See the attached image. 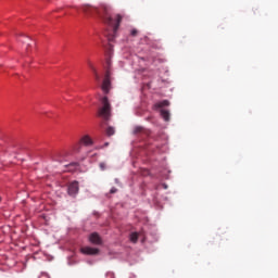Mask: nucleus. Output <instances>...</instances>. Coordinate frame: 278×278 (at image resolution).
I'll return each instance as SVG.
<instances>
[{
    "instance_id": "f257e3e1",
    "label": "nucleus",
    "mask_w": 278,
    "mask_h": 278,
    "mask_svg": "<svg viewBox=\"0 0 278 278\" xmlns=\"http://www.w3.org/2000/svg\"><path fill=\"white\" fill-rule=\"evenodd\" d=\"M81 11L85 14H92V12H97L99 16L102 17L105 25L110 27V31L108 33L109 41L112 42L114 38H116V33L118 31V27H121V21H123V15L117 14L115 16L110 15V9L108 7H102L101 9L92 8L89 4H85L81 7Z\"/></svg>"
},
{
    "instance_id": "f03ea898",
    "label": "nucleus",
    "mask_w": 278,
    "mask_h": 278,
    "mask_svg": "<svg viewBox=\"0 0 278 278\" xmlns=\"http://www.w3.org/2000/svg\"><path fill=\"white\" fill-rule=\"evenodd\" d=\"M101 103L102 106L98 111V116L103 118V121H110L112 116V105L110 104V100H108V97H103Z\"/></svg>"
},
{
    "instance_id": "7ed1b4c3",
    "label": "nucleus",
    "mask_w": 278,
    "mask_h": 278,
    "mask_svg": "<svg viewBox=\"0 0 278 278\" xmlns=\"http://www.w3.org/2000/svg\"><path fill=\"white\" fill-rule=\"evenodd\" d=\"M110 66H112V61L110 59L106 60V72L105 76L101 86V89L103 90L104 94H108L110 92V88H112V81L110 80V77L112 73L110 72Z\"/></svg>"
},
{
    "instance_id": "20e7f679",
    "label": "nucleus",
    "mask_w": 278,
    "mask_h": 278,
    "mask_svg": "<svg viewBox=\"0 0 278 278\" xmlns=\"http://www.w3.org/2000/svg\"><path fill=\"white\" fill-rule=\"evenodd\" d=\"M67 192L70 197H75L79 192V182L73 181L68 185Z\"/></svg>"
},
{
    "instance_id": "39448f33",
    "label": "nucleus",
    "mask_w": 278,
    "mask_h": 278,
    "mask_svg": "<svg viewBox=\"0 0 278 278\" xmlns=\"http://www.w3.org/2000/svg\"><path fill=\"white\" fill-rule=\"evenodd\" d=\"M89 242H91V244H96V245H101L103 244V240L101 239V236H99V233L93 232L89 236Z\"/></svg>"
},
{
    "instance_id": "423d86ee",
    "label": "nucleus",
    "mask_w": 278,
    "mask_h": 278,
    "mask_svg": "<svg viewBox=\"0 0 278 278\" xmlns=\"http://www.w3.org/2000/svg\"><path fill=\"white\" fill-rule=\"evenodd\" d=\"M81 253H84V255H99V249L85 247L81 248Z\"/></svg>"
},
{
    "instance_id": "0eeeda50",
    "label": "nucleus",
    "mask_w": 278,
    "mask_h": 278,
    "mask_svg": "<svg viewBox=\"0 0 278 278\" xmlns=\"http://www.w3.org/2000/svg\"><path fill=\"white\" fill-rule=\"evenodd\" d=\"M80 144H84L85 147H92V144H93L92 138H90V136H88V135H85L80 139Z\"/></svg>"
},
{
    "instance_id": "6e6552de",
    "label": "nucleus",
    "mask_w": 278,
    "mask_h": 278,
    "mask_svg": "<svg viewBox=\"0 0 278 278\" xmlns=\"http://www.w3.org/2000/svg\"><path fill=\"white\" fill-rule=\"evenodd\" d=\"M89 68H91L96 81H101V76L99 75V72H97V67L92 63H89Z\"/></svg>"
},
{
    "instance_id": "1a4fd4ad",
    "label": "nucleus",
    "mask_w": 278,
    "mask_h": 278,
    "mask_svg": "<svg viewBox=\"0 0 278 278\" xmlns=\"http://www.w3.org/2000/svg\"><path fill=\"white\" fill-rule=\"evenodd\" d=\"M160 112H161L162 118H163L166 123H168V121H170V113H169L167 110H164V109H162Z\"/></svg>"
},
{
    "instance_id": "9d476101",
    "label": "nucleus",
    "mask_w": 278,
    "mask_h": 278,
    "mask_svg": "<svg viewBox=\"0 0 278 278\" xmlns=\"http://www.w3.org/2000/svg\"><path fill=\"white\" fill-rule=\"evenodd\" d=\"M168 105H170V102H168V100H163V101L156 103L155 108H168Z\"/></svg>"
},
{
    "instance_id": "9b49d317",
    "label": "nucleus",
    "mask_w": 278,
    "mask_h": 278,
    "mask_svg": "<svg viewBox=\"0 0 278 278\" xmlns=\"http://www.w3.org/2000/svg\"><path fill=\"white\" fill-rule=\"evenodd\" d=\"M130 242H134V244H136V242H138V232L130 233Z\"/></svg>"
},
{
    "instance_id": "f8f14e48",
    "label": "nucleus",
    "mask_w": 278,
    "mask_h": 278,
    "mask_svg": "<svg viewBox=\"0 0 278 278\" xmlns=\"http://www.w3.org/2000/svg\"><path fill=\"white\" fill-rule=\"evenodd\" d=\"M144 128L142 126H136L134 129V134H142Z\"/></svg>"
},
{
    "instance_id": "ddd939ff",
    "label": "nucleus",
    "mask_w": 278,
    "mask_h": 278,
    "mask_svg": "<svg viewBox=\"0 0 278 278\" xmlns=\"http://www.w3.org/2000/svg\"><path fill=\"white\" fill-rule=\"evenodd\" d=\"M114 134H115L114 127L110 126L106 129V136H114Z\"/></svg>"
},
{
    "instance_id": "4468645a",
    "label": "nucleus",
    "mask_w": 278,
    "mask_h": 278,
    "mask_svg": "<svg viewBox=\"0 0 278 278\" xmlns=\"http://www.w3.org/2000/svg\"><path fill=\"white\" fill-rule=\"evenodd\" d=\"M99 168H100L101 170H106V169H108V164H106L105 162H101V163L99 164Z\"/></svg>"
},
{
    "instance_id": "2eb2a0df",
    "label": "nucleus",
    "mask_w": 278,
    "mask_h": 278,
    "mask_svg": "<svg viewBox=\"0 0 278 278\" xmlns=\"http://www.w3.org/2000/svg\"><path fill=\"white\" fill-rule=\"evenodd\" d=\"M130 36H134V37L138 36V29H136V28L131 29Z\"/></svg>"
},
{
    "instance_id": "dca6fc26",
    "label": "nucleus",
    "mask_w": 278,
    "mask_h": 278,
    "mask_svg": "<svg viewBox=\"0 0 278 278\" xmlns=\"http://www.w3.org/2000/svg\"><path fill=\"white\" fill-rule=\"evenodd\" d=\"M116 192H118V189H116L115 187H113V188L110 190V193H111V194H116Z\"/></svg>"
},
{
    "instance_id": "f3484780",
    "label": "nucleus",
    "mask_w": 278,
    "mask_h": 278,
    "mask_svg": "<svg viewBox=\"0 0 278 278\" xmlns=\"http://www.w3.org/2000/svg\"><path fill=\"white\" fill-rule=\"evenodd\" d=\"M106 277H109V278H115L114 273H112V271H109V273L106 274Z\"/></svg>"
},
{
    "instance_id": "a211bd4d",
    "label": "nucleus",
    "mask_w": 278,
    "mask_h": 278,
    "mask_svg": "<svg viewBox=\"0 0 278 278\" xmlns=\"http://www.w3.org/2000/svg\"><path fill=\"white\" fill-rule=\"evenodd\" d=\"M71 166H78V164L77 163H72Z\"/></svg>"
}]
</instances>
